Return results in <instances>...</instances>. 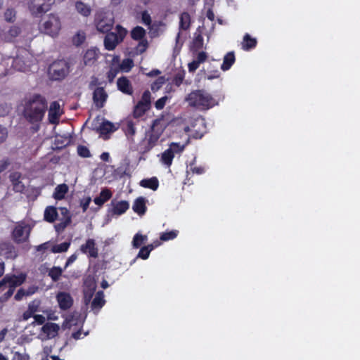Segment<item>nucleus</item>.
I'll list each match as a JSON object with an SVG mask.
<instances>
[{
    "instance_id": "obj_1",
    "label": "nucleus",
    "mask_w": 360,
    "mask_h": 360,
    "mask_svg": "<svg viewBox=\"0 0 360 360\" xmlns=\"http://www.w3.org/2000/svg\"><path fill=\"white\" fill-rule=\"evenodd\" d=\"M46 109V98L40 94H34L25 102L23 116L30 123H38L42 120Z\"/></svg>"
},
{
    "instance_id": "obj_2",
    "label": "nucleus",
    "mask_w": 360,
    "mask_h": 360,
    "mask_svg": "<svg viewBox=\"0 0 360 360\" xmlns=\"http://www.w3.org/2000/svg\"><path fill=\"white\" fill-rule=\"evenodd\" d=\"M185 101L189 106L205 110L212 108L215 105L214 99L207 91L202 89L191 91L186 97Z\"/></svg>"
},
{
    "instance_id": "obj_3",
    "label": "nucleus",
    "mask_w": 360,
    "mask_h": 360,
    "mask_svg": "<svg viewBox=\"0 0 360 360\" xmlns=\"http://www.w3.org/2000/svg\"><path fill=\"white\" fill-rule=\"evenodd\" d=\"M70 72V64L65 60L53 62L49 67V75L52 80H62Z\"/></svg>"
},
{
    "instance_id": "obj_4",
    "label": "nucleus",
    "mask_w": 360,
    "mask_h": 360,
    "mask_svg": "<svg viewBox=\"0 0 360 360\" xmlns=\"http://www.w3.org/2000/svg\"><path fill=\"white\" fill-rule=\"evenodd\" d=\"M115 30L116 32H107L104 39L105 48L109 51L115 49L127 34V30L119 25L116 26Z\"/></svg>"
},
{
    "instance_id": "obj_5",
    "label": "nucleus",
    "mask_w": 360,
    "mask_h": 360,
    "mask_svg": "<svg viewBox=\"0 0 360 360\" xmlns=\"http://www.w3.org/2000/svg\"><path fill=\"white\" fill-rule=\"evenodd\" d=\"M61 27L60 20L56 14H49L43 20V22L40 26L42 32L50 36H56Z\"/></svg>"
},
{
    "instance_id": "obj_6",
    "label": "nucleus",
    "mask_w": 360,
    "mask_h": 360,
    "mask_svg": "<svg viewBox=\"0 0 360 360\" xmlns=\"http://www.w3.org/2000/svg\"><path fill=\"white\" fill-rule=\"evenodd\" d=\"M95 25L98 32H108L114 24V18L110 12L99 11L95 15Z\"/></svg>"
},
{
    "instance_id": "obj_7",
    "label": "nucleus",
    "mask_w": 360,
    "mask_h": 360,
    "mask_svg": "<svg viewBox=\"0 0 360 360\" xmlns=\"http://www.w3.org/2000/svg\"><path fill=\"white\" fill-rule=\"evenodd\" d=\"M31 227L24 221L17 222L11 232V238L17 244L27 242L29 239Z\"/></svg>"
},
{
    "instance_id": "obj_8",
    "label": "nucleus",
    "mask_w": 360,
    "mask_h": 360,
    "mask_svg": "<svg viewBox=\"0 0 360 360\" xmlns=\"http://www.w3.org/2000/svg\"><path fill=\"white\" fill-rule=\"evenodd\" d=\"M54 0H29L28 9L34 17H39L51 9Z\"/></svg>"
},
{
    "instance_id": "obj_9",
    "label": "nucleus",
    "mask_w": 360,
    "mask_h": 360,
    "mask_svg": "<svg viewBox=\"0 0 360 360\" xmlns=\"http://www.w3.org/2000/svg\"><path fill=\"white\" fill-rule=\"evenodd\" d=\"M214 29V23H212L210 28L207 29L205 25L200 26L195 33V37L193 40V49L195 51H198L203 47V37L202 36H205L207 37V40L209 41L210 36Z\"/></svg>"
},
{
    "instance_id": "obj_10",
    "label": "nucleus",
    "mask_w": 360,
    "mask_h": 360,
    "mask_svg": "<svg viewBox=\"0 0 360 360\" xmlns=\"http://www.w3.org/2000/svg\"><path fill=\"white\" fill-rule=\"evenodd\" d=\"M162 122L163 116L155 120L152 124L148 140V144H150L151 147L155 145L165 129V124Z\"/></svg>"
},
{
    "instance_id": "obj_11",
    "label": "nucleus",
    "mask_w": 360,
    "mask_h": 360,
    "mask_svg": "<svg viewBox=\"0 0 360 360\" xmlns=\"http://www.w3.org/2000/svg\"><path fill=\"white\" fill-rule=\"evenodd\" d=\"M60 214L65 216V219H60V222L55 225L56 232L61 233L72 222V217L69 210L65 207H60Z\"/></svg>"
},
{
    "instance_id": "obj_12",
    "label": "nucleus",
    "mask_w": 360,
    "mask_h": 360,
    "mask_svg": "<svg viewBox=\"0 0 360 360\" xmlns=\"http://www.w3.org/2000/svg\"><path fill=\"white\" fill-rule=\"evenodd\" d=\"M0 255L8 259H15L18 256L14 245L10 242L0 243Z\"/></svg>"
},
{
    "instance_id": "obj_13",
    "label": "nucleus",
    "mask_w": 360,
    "mask_h": 360,
    "mask_svg": "<svg viewBox=\"0 0 360 360\" xmlns=\"http://www.w3.org/2000/svg\"><path fill=\"white\" fill-rule=\"evenodd\" d=\"M108 97V94L103 87H98L94 89L93 93V100L98 108H101Z\"/></svg>"
},
{
    "instance_id": "obj_14",
    "label": "nucleus",
    "mask_w": 360,
    "mask_h": 360,
    "mask_svg": "<svg viewBox=\"0 0 360 360\" xmlns=\"http://www.w3.org/2000/svg\"><path fill=\"white\" fill-rule=\"evenodd\" d=\"M57 300L61 309L66 310L70 309L73 303V300L70 294L67 292H59L57 295Z\"/></svg>"
},
{
    "instance_id": "obj_15",
    "label": "nucleus",
    "mask_w": 360,
    "mask_h": 360,
    "mask_svg": "<svg viewBox=\"0 0 360 360\" xmlns=\"http://www.w3.org/2000/svg\"><path fill=\"white\" fill-rule=\"evenodd\" d=\"M22 175L20 172H15L10 174L9 179L12 183L13 190L16 192L22 193L24 191L25 186L21 181Z\"/></svg>"
},
{
    "instance_id": "obj_16",
    "label": "nucleus",
    "mask_w": 360,
    "mask_h": 360,
    "mask_svg": "<svg viewBox=\"0 0 360 360\" xmlns=\"http://www.w3.org/2000/svg\"><path fill=\"white\" fill-rule=\"evenodd\" d=\"M59 329L58 324L48 322L42 326L41 331L46 335V339H51L58 335Z\"/></svg>"
},
{
    "instance_id": "obj_17",
    "label": "nucleus",
    "mask_w": 360,
    "mask_h": 360,
    "mask_svg": "<svg viewBox=\"0 0 360 360\" xmlns=\"http://www.w3.org/2000/svg\"><path fill=\"white\" fill-rule=\"evenodd\" d=\"M117 87L120 91L124 94L131 95L133 93V89L129 80L125 77H122L117 79Z\"/></svg>"
},
{
    "instance_id": "obj_18",
    "label": "nucleus",
    "mask_w": 360,
    "mask_h": 360,
    "mask_svg": "<svg viewBox=\"0 0 360 360\" xmlns=\"http://www.w3.org/2000/svg\"><path fill=\"white\" fill-rule=\"evenodd\" d=\"M60 116V105L58 102H53L49 110V120L52 124L58 122Z\"/></svg>"
},
{
    "instance_id": "obj_19",
    "label": "nucleus",
    "mask_w": 360,
    "mask_h": 360,
    "mask_svg": "<svg viewBox=\"0 0 360 360\" xmlns=\"http://www.w3.org/2000/svg\"><path fill=\"white\" fill-rule=\"evenodd\" d=\"M22 283V281H20L15 276V280L13 281V282H11V283L8 284L9 285L8 290L0 297V302L3 303V302H6L13 294L15 287L21 285Z\"/></svg>"
},
{
    "instance_id": "obj_20",
    "label": "nucleus",
    "mask_w": 360,
    "mask_h": 360,
    "mask_svg": "<svg viewBox=\"0 0 360 360\" xmlns=\"http://www.w3.org/2000/svg\"><path fill=\"white\" fill-rule=\"evenodd\" d=\"M105 301L104 300V293L103 291L100 290L97 292L96 294L95 297L91 302V307L92 310L96 311V312H98L101 308L104 305Z\"/></svg>"
},
{
    "instance_id": "obj_21",
    "label": "nucleus",
    "mask_w": 360,
    "mask_h": 360,
    "mask_svg": "<svg viewBox=\"0 0 360 360\" xmlns=\"http://www.w3.org/2000/svg\"><path fill=\"white\" fill-rule=\"evenodd\" d=\"M115 127L114 124L108 121L103 122L101 125L98 129L101 136H102L105 139L108 138V134L115 131Z\"/></svg>"
},
{
    "instance_id": "obj_22",
    "label": "nucleus",
    "mask_w": 360,
    "mask_h": 360,
    "mask_svg": "<svg viewBox=\"0 0 360 360\" xmlns=\"http://www.w3.org/2000/svg\"><path fill=\"white\" fill-rule=\"evenodd\" d=\"M79 319L80 314L77 311H74L66 317L63 327L70 328L73 326H77Z\"/></svg>"
},
{
    "instance_id": "obj_23",
    "label": "nucleus",
    "mask_w": 360,
    "mask_h": 360,
    "mask_svg": "<svg viewBox=\"0 0 360 360\" xmlns=\"http://www.w3.org/2000/svg\"><path fill=\"white\" fill-rule=\"evenodd\" d=\"M81 250L86 253L89 251L91 257H96L98 255L97 250L95 248V242L93 239H88L84 245L81 246Z\"/></svg>"
},
{
    "instance_id": "obj_24",
    "label": "nucleus",
    "mask_w": 360,
    "mask_h": 360,
    "mask_svg": "<svg viewBox=\"0 0 360 360\" xmlns=\"http://www.w3.org/2000/svg\"><path fill=\"white\" fill-rule=\"evenodd\" d=\"M112 205L113 206L112 212L117 215L123 214L129 208V203L127 201L112 202Z\"/></svg>"
},
{
    "instance_id": "obj_25",
    "label": "nucleus",
    "mask_w": 360,
    "mask_h": 360,
    "mask_svg": "<svg viewBox=\"0 0 360 360\" xmlns=\"http://www.w3.org/2000/svg\"><path fill=\"white\" fill-rule=\"evenodd\" d=\"M112 196V193L108 188H104L101 191L100 195L94 198V202L98 206H101L109 200Z\"/></svg>"
},
{
    "instance_id": "obj_26",
    "label": "nucleus",
    "mask_w": 360,
    "mask_h": 360,
    "mask_svg": "<svg viewBox=\"0 0 360 360\" xmlns=\"http://www.w3.org/2000/svg\"><path fill=\"white\" fill-rule=\"evenodd\" d=\"M58 212L56 207L49 206L44 211V219L50 223H53L57 219Z\"/></svg>"
},
{
    "instance_id": "obj_27",
    "label": "nucleus",
    "mask_w": 360,
    "mask_h": 360,
    "mask_svg": "<svg viewBox=\"0 0 360 360\" xmlns=\"http://www.w3.org/2000/svg\"><path fill=\"white\" fill-rule=\"evenodd\" d=\"M146 209L145 199L142 197L136 199L133 205L134 211L139 215H143L146 212Z\"/></svg>"
},
{
    "instance_id": "obj_28",
    "label": "nucleus",
    "mask_w": 360,
    "mask_h": 360,
    "mask_svg": "<svg viewBox=\"0 0 360 360\" xmlns=\"http://www.w3.org/2000/svg\"><path fill=\"white\" fill-rule=\"evenodd\" d=\"M191 16L187 12H184L180 15L179 28L187 30L191 26Z\"/></svg>"
},
{
    "instance_id": "obj_29",
    "label": "nucleus",
    "mask_w": 360,
    "mask_h": 360,
    "mask_svg": "<svg viewBox=\"0 0 360 360\" xmlns=\"http://www.w3.org/2000/svg\"><path fill=\"white\" fill-rule=\"evenodd\" d=\"M75 8L79 13L86 17L89 16L91 12L90 6L80 1L75 3Z\"/></svg>"
},
{
    "instance_id": "obj_30",
    "label": "nucleus",
    "mask_w": 360,
    "mask_h": 360,
    "mask_svg": "<svg viewBox=\"0 0 360 360\" xmlns=\"http://www.w3.org/2000/svg\"><path fill=\"white\" fill-rule=\"evenodd\" d=\"M68 191V186L65 184H60L56 186L55 188V192L53 193V198L56 200H61L64 198L65 195Z\"/></svg>"
},
{
    "instance_id": "obj_31",
    "label": "nucleus",
    "mask_w": 360,
    "mask_h": 360,
    "mask_svg": "<svg viewBox=\"0 0 360 360\" xmlns=\"http://www.w3.org/2000/svg\"><path fill=\"white\" fill-rule=\"evenodd\" d=\"M235 61V56L233 52L228 53L224 58L223 64L221 66L224 71L228 70Z\"/></svg>"
},
{
    "instance_id": "obj_32",
    "label": "nucleus",
    "mask_w": 360,
    "mask_h": 360,
    "mask_svg": "<svg viewBox=\"0 0 360 360\" xmlns=\"http://www.w3.org/2000/svg\"><path fill=\"white\" fill-rule=\"evenodd\" d=\"M21 33V29L20 27L14 25L11 27L7 33L5 34V39L8 41H13Z\"/></svg>"
},
{
    "instance_id": "obj_33",
    "label": "nucleus",
    "mask_w": 360,
    "mask_h": 360,
    "mask_svg": "<svg viewBox=\"0 0 360 360\" xmlns=\"http://www.w3.org/2000/svg\"><path fill=\"white\" fill-rule=\"evenodd\" d=\"M146 30L140 26H136L131 32V37L134 40H144Z\"/></svg>"
},
{
    "instance_id": "obj_34",
    "label": "nucleus",
    "mask_w": 360,
    "mask_h": 360,
    "mask_svg": "<svg viewBox=\"0 0 360 360\" xmlns=\"http://www.w3.org/2000/svg\"><path fill=\"white\" fill-rule=\"evenodd\" d=\"M140 185L143 187L149 188L153 191H155L158 187V181L155 177H153L148 179H143L140 182Z\"/></svg>"
},
{
    "instance_id": "obj_35",
    "label": "nucleus",
    "mask_w": 360,
    "mask_h": 360,
    "mask_svg": "<svg viewBox=\"0 0 360 360\" xmlns=\"http://www.w3.org/2000/svg\"><path fill=\"white\" fill-rule=\"evenodd\" d=\"M98 54L96 50L89 49L88 50L84 56V63L86 65H90L93 63L97 58Z\"/></svg>"
},
{
    "instance_id": "obj_36",
    "label": "nucleus",
    "mask_w": 360,
    "mask_h": 360,
    "mask_svg": "<svg viewBox=\"0 0 360 360\" xmlns=\"http://www.w3.org/2000/svg\"><path fill=\"white\" fill-rule=\"evenodd\" d=\"M174 155L171 151V150H166L162 154L161 160L164 164L167 166H170L174 158Z\"/></svg>"
},
{
    "instance_id": "obj_37",
    "label": "nucleus",
    "mask_w": 360,
    "mask_h": 360,
    "mask_svg": "<svg viewBox=\"0 0 360 360\" xmlns=\"http://www.w3.org/2000/svg\"><path fill=\"white\" fill-rule=\"evenodd\" d=\"M70 245V242H64L59 245H54L51 248V251L54 253L64 252L68 250Z\"/></svg>"
},
{
    "instance_id": "obj_38",
    "label": "nucleus",
    "mask_w": 360,
    "mask_h": 360,
    "mask_svg": "<svg viewBox=\"0 0 360 360\" xmlns=\"http://www.w3.org/2000/svg\"><path fill=\"white\" fill-rule=\"evenodd\" d=\"M139 104L141 105L142 106H145V108H147L150 109V93L149 91H146L142 95L141 99L138 103Z\"/></svg>"
},
{
    "instance_id": "obj_39",
    "label": "nucleus",
    "mask_w": 360,
    "mask_h": 360,
    "mask_svg": "<svg viewBox=\"0 0 360 360\" xmlns=\"http://www.w3.org/2000/svg\"><path fill=\"white\" fill-rule=\"evenodd\" d=\"M62 269L60 267L54 266L49 271V276L53 281H57L62 274Z\"/></svg>"
},
{
    "instance_id": "obj_40",
    "label": "nucleus",
    "mask_w": 360,
    "mask_h": 360,
    "mask_svg": "<svg viewBox=\"0 0 360 360\" xmlns=\"http://www.w3.org/2000/svg\"><path fill=\"white\" fill-rule=\"evenodd\" d=\"M146 239H147L146 236H143L140 233H136L134 236L133 241H132L134 248H139L141 246V245L142 243H143L145 242V240H146Z\"/></svg>"
},
{
    "instance_id": "obj_41",
    "label": "nucleus",
    "mask_w": 360,
    "mask_h": 360,
    "mask_svg": "<svg viewBox=\"0 0 360 360\" xmlns=\"http://www.w3.org/2000/svg\"><path fill=\"white\" fill-rule=\"evenodd\" d=\"M96 283L94 281V278L91 276H88L84 281V289L96 291Z\"/></svg>"
},
{
    "instance_id": "obj_42",
    "label": "nucleus",
    "mask_w": 360,
    "mask_h": 360,
    "mask_svg": "<svg viewBox=\"0 0 360 360\" xmlns=\"http://www.w3.org/2000/svg\"><path fill=\"white\" fill-rule=\"evenodd\" d=\"M13 66L20 71H25L26 68L24 61L20 56H18L13 60Z\"/></svg>"
},
{
    "instance_id": "obj_43",
    "label": "nucleus",
    "mask_w": 360,
    "mask_h": 360,
    "mask_svg": "<svg viewBox=\"0 0 360 360\" xmlns=\"http://www.w3.org/2000/svg\"><path fill=\"white\" fill-rule=\"evenodd\" d=\"M148 110H149L147 108H145V106H142L141 105L137 103V105L135 106V108L134 110V116L135 117H141Z\"/></svg>"
},
{
    "instance_id": "obj_44",
    "label": "nucleus",
    "mask_w": 360,
    "mask_h": 360,
    "mask_svg": "<svg viewBox=\"0 0 360 360\" xmlns=\"http://www.w3.org/2000/svg\"><path fill=\"white\" fill-rule=\"evenodd\" d=\"M15 11L12 8H8L4 13L5 20L8 22H13L15 20Z\"/></svg>"
},
{
    "instance_id": "obj_45",
    "label": "nucleus",
    "mask_w": 360,
    "mask_h": 360,
    "mask_svg": "<svg viewBox=\"0 0 360 360\" xmlns=\"http://www.w3.org/2000/svg\"><path fill=\"white\" fill-rule=\"evenodd\" d=\"M77 153L79 156L82 158H89L91 157V153L87 147L84 146L79 145L77 146Z\"/></svg>"
},
{
    "instance_id": "obj_46",
    "label": "nucleus",
    "mask_w": 360,
    "mask_h": 360,
    "mask_svg": "<svg viewBox=\"0 0 360 360\" xmlns=\"http://www.w3.org/2000/svg\"><path fill=\"white\" fill-rule=\"evenodd\" d=\"M134 66L133 60L131 58H127L122 60L120 68L122 70L129 71Z\"/></svg>"
},
{
    "instance_id": "obj_47",
    "label": "nucleus",
    "mask_w": 360,
    "mask_h": 360,
    "mask_svg": "<svg viewBox=\"0 0 360 360\" xmlns=\"http://www.w3.org/2000/svg\"><path fill=\"white\" fill-rule=\"evenodd\" d=\"M95 291L84 289V302L85 305H88L93 297Z\"/></svg>"
},
{
    "instance_id": "obj_48",
    "label": "nucleus",
    "mask_w": 360,
    "mask_h": 360,
    "mask_svg": "<svg viewBox=\"0 0 360 360\" xmlns=\"http://www.w3.org/2000/svg\"><path fill=\"white\" fill-rule=\"evenodd\" d=\"M148 47V41L146 39L141 40L136 47V53H143Z\"/></svg>"
},
{
    "instance_id": "obj_49",
    "label": "nucleus",
    "mask_w": 360,
    "mask_h": 360,
    "mask_svg": "<svg viewBox=\"0 0 360 360\" xmlns=\"http://www.w3.org/2000/svg\"><path fill=\"white\" fill-rule=\"evenodd\" d=\"M126 134L129 136H134L136 133L134 124L131 121H128L126 126Z\"/></svg>"
},
{
    "instance_id": "obj_50",
    "label": "nucleus",
    "mask_w": 360,
    "mask_h": 360,
    "mask_svg": "<svg viewBox=\"0 0 360 360\" xmlns=\"http://www.w3.org/2000/svg\"><path fill=\"white\" fill-rule=\"evenodd\" d=\"M84 39L85 36L84 33L79 32L73 37V43L76 46H79L84 42Z\"/></svg>"
},
{
    "instance_id": "obj_51",
    "label": "nucleus",
    "mask_w": 360,
    "mask_h": 360,
    "mask_svg": "<svg viewBox=\"0 0 360 360\" xmlns=\"http://www.w3.org/2000/svg\"><path fill=\"white\" fill-rule=\"evenodd\" d=\"M30 356L26 353L15 352L13 353V360H29Z\"/></svg>"
},
{
    "instance_id": "obj_52",
    "label": "nucleus",
    "mask_w": 360,
    "mask_h": 360,
    "mask_svg": "<svg viewBox=\"0 0 360 360\" xmlns=\"http://www.w3.org/2000/svg\"><path fill=\"white\" fill-rule=\"evenodd\" d=\"M176 236V233L175 231H169V232H166V233H163L161 235L160 240L165 241V240H168L170 239H173Z\"/></svg>"
},
{
    "instance_id": "obj_53",
    "label": "nucleus",
    "mask_w": 360,
    "mask_h": 360,
    "mask_svg": "<svg viewBox=\"0 0 360 360\" xmlns=\"http://www.w3.org/2000/svg\"><path fill=\"white\" fill-rule=\"evenodd\" d=\"M184 146H181L179 143H172L169 146V150H171L174 155V153H180L184 150Z\"/></svg>"
},
{
    "instance_id": "obj_54",
    "label": "nucleus",
    "mask_w": 360,
    "mask_h": 360,
    "mask_svg": "<svg viewBox=\"0 0 360 360\" xmlns=\"http://www.w3.org/2000/svg\"><path fill=\"white\" fill-rule=\"evenodd\" d=\"M184 72L182 71V72H178L175 76H174V83L176 85V86H180V84L182 83L183 80H184Z\"/></svg>"
},
{
    "instance_id": "obj_55",
    "label": "nucleus",
    "mask_w": 360,
    "mask_h": 360,
    "mask_svg": "<svg viewBox=\"0 0 360 360\" xmlns=\"http://www.w3.org/2000/svg\"><path fill=\"white\" fill-rule=\"evenodd\" d=\"M40 302L38 300H34L32 302H30L28 305V310H30L31 312L34 314L36 311H38V308L39 307Z\"/></svg>"
},
{
    "instance_id": "obj_56",
    "label": "nucleus",
    "mask_w": 360,
    "mask_h": 360,
    "mask_svg": "<svg viewBox=\"0 0 360 360\" xmlns=\"http://www.w3.org/2000/svg\"><path fill=\"white\" fill-rule=\"evenodd\" d=\"M149 254H150L149 248L148 247H143L140 250L138 257H139L143 259H146L148 257Z\"/></svg>"
},
{
    "instance_id": "obj_57",
    "label": "nucleus",
    "mask_w": 360,
    "mask_h": 360,
    "mask_svg": "<svg viewBox=\"0 0 360 360\" xmlns=\"http://www.w3.org/2000/svg\"><path fill=\"white\" fill-rule=\"evenodd\" d=\"M141 19H142V22L147 25H150V23H151V18H150V14L146 11H143L141 13Z\"/></svg>"
},
{
    "instance_id": "obj_58",
    "label": "nucleus",
    "mask_w": 360,
    "mask_h": 360,
    "mask_svg": "<svg viewBox=\"0 0 360 360\" xmlns=\"http://www.w3.org/2000/svg\"><path fill=\"white\" fill-rule=\"evenodd\" d=\"M8 136V131L6 127L0 125V143L4 142Z\"/></svg>"
},
{
    "instance_id": "obj_59",
    "label": "nucleus",
    "mask_w": 360,
    "mask_h": 360,
    "mask_svg": "<svg viewBox=\"0 0 360 360\" xmlns=\"http://www.w3.org/2000/svg\"><path fill=\"white\" fill-rule=\"evenodd\" d=\"M15 276H6L1 281H0V288H1L3 286L6 285V284L11 283L13 281L15 280Z\"/></svg>"
},
{
    "instance_id": "obj_60",
    "label": "nucleus",
    "mask_w": 360,
    "mask_h": 360,
    "mask_svg": "<svg viewBox=\"0 0 360 360\" xmlns=\"http://www.w3.org/2000/svg\"><path fill=\"white\" fill-rule=\"evenodd\" d=\"M167 100V96H164L158 99L155 103V108L159 110L162 109L165 105Z\"/></svg>"
},
{
    "instance_id": "obj_61",
    "label": "nucleus",
    "mask_w": 360,
    "mask_h": 360,
    "mask_svg": "<svg viewBox=\"0 0 360 360\" xmlns=\"http://www.w3.org/2000/svg\"><path fill=\"white\" fill-rule=\"evenodd\" d=\"M207 58V53L204 51H202V52L198 53L195 60L197 63H198L199 64H200V63L205 62Z\"/></svg>"
},
{
    "instance_id": "obj_62",
    "label": "nucleus",
    "mask_w": 360,
    "mask_h": 360,
    "mask_svg": "<svg viewBox=\"0 0 360 360\" xmlns=\"http://www.w3.org/2000/svg\"><path fill=\"white\" fill-rule=\"evenodd\" d=\"M91 201V198L90 197H87L86 198L81 200L80 205L83 209V212H85L87 210Z\"/></svg>"
},
{
    "instance_id": "obj_63",
    "label": "nucleus",
    "mask_w": 360,
    "mask_h": 360,
    "mask_svg": "<svg viewBox=\"0 0 360 360\" xmlns=\"http://www.w3.org/2000/svg\"><path fill=\"white\" fill-rule=\"evenodd\" d=\"M165 78L163 77H159L155 82L151 86L153 91H155V85H158L157 89H159L160 86L164 84Z\"/></svg>"
},
{
    "instance_id": "obj_64",
    "label": "nucleus",
    "mask_w": 360,
    "mask_h": 360,
    "mask_svg": "<svg viewBox=\"0 0 360 360\" xmlns=\"http://www.w3.org/2000/svg\"><path fill=\"white\" fill-rule=\"evenodd\" d=\"M24 296H26L25 290H24L23 288H20V290H18V291L15 294L14 298L15 300L19 301V300H22V298Z\"/></svg>"
}]
</instances>
